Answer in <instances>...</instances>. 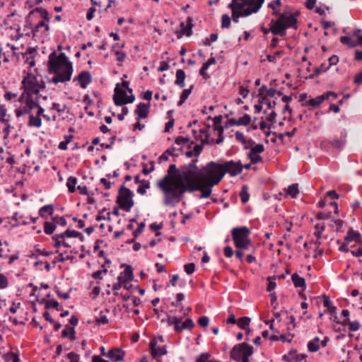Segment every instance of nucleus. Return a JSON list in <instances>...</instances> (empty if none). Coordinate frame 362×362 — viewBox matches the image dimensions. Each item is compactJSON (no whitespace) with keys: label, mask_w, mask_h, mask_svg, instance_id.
<instances>
[{"label":"nucleus","mask_w":362,"mask_h":362,"mask_svg":"<svg viewBox=\"0 0 362 362\" xmlns=\"http://www.w3.org/2000/svg\"><path fill=\"white\" fill-rule=\"evenodd\" d=\"M197 163V159L192 160L179 169L174 164L169 166L168 175L158 182V187L165 194V205H170L174 201L179 202L185 192L200 191L202 193V168L199 170Z\"/></svg>","instance_id":"1"},{"label":"nucleus","mask_w":362,"mask_h":362,"mask_svg":"<svg viewBox=\"0 0 362 362\" xmlns=\"http://www.w3.org/2000/svg\"><path fill=\"white\" fill-rule=\"evenodd\" d=\"M125 352L117 347L112 348L107 353V357L109 358L112 361H122L124 360Z\"/></svg>","instance_id":"14"},{"label":"nucleus","mask_w":362,"mask_h":362,"mask_svg":"<svg viewBox=\"0 0 362 362\" xmlns=\"http://www.w3.org/2000/svg\"><path fill=\"white\" fill-rule=\"evenodd\" d=\"M54 223L59 224L61 226H65L67 224L66 219L64 217L56 216L52 218Z\"/></svg>","instance_id":"45"},{"label":"nucleus","mask_w":362,"mask_h":362,"mask_svg":"<svg viewBox=\"0 0 362 362\" xmlns=\"http://www.w3.org/2000/svg\"><path fill=\"white\" fill-rule=\"evenodd\" d=\"M294 355H296V351H291L288 354H285L282 356L284 361L291 362L294 359Z\"/></svg>","instance_id":"60"},{"label":"nucleus","mask_w":362,"mask_h":362,"mask_svg":"<svg viewBox=\"0 0 362 362\" xmlns=\"http://www.w3.org/2000/svg\"><path fill=\"white\" fill-rule=\"evenodd\" d=\"M264 151V147L263 144H255L253 147L251 148L250 153L252 155L254 154H259Z\"/></svg>","instance_id":"42"},{"label":"nucleus","mask_w":362,"mask_h":362,"mask_svg":"<svg viewBox=\"0 0 362 362\" xmlns=\"http://www.w3.org/2000/svg\"><path fill=\"white\" fill-rule=\"evenodd\" d=\"M327 95H324V94L321 95H318L315 98H311L308 100H306L305 103L303 104L304 106H311L313 109L318 107L325 100Z\"/></svg>","instance_id":"18"},{"label":"nucleus","mask_w":362,"mask_h":362,"mask_svg":"<svg viewBox=\"0 0 362 362\" xmlns=\"http://www.w3.org/2000/svg\"><path fill=\"white\" fill-rule=\"evenodd\" d=\"M185 78L186 75L185 71L182 69H177L176 71V79L175 81V84L180 88H184L185 86Z\"/></svg>","instance_id":"23"},{"label":"nucleus","mask_w":362,"mask_h":362,"mask_svg":"<svg viewBox=\"0 0 362 362\" xmlns=\"http://www.w3.org/2000/svg\"><path fill=\"white\" fill-rule=\"evenodd\" d=\"M344 241L346 243H351V242L356 243L358 245V250H351L350 252L354 257H362V235L359 232L355 231L352 228L349 229Z\"/></svg>","instance_id":"10"},{"label":"nucleus","mask_w":362,"mask_h":362,"mask_svg":"<svg viewBox=\"0 0 362 362\" xmlns=\"http://www.w3.org/2000/svg\"><path fill=\"white\" fill-rule=\"evenodd\" d=\"M77 81L82 88H86L92 81V77L89 71H83L77 76L74 77V81Z\"/></svg>","instance_id":"15"},{"label":"nucleus","mask_w":362,"mask_h":362,"mask_svg":"<svg viewBox=\"0 0 362 362\" xmlns=\"http://www.w3.org/2000/svg\"><path fill=\"white\" fill-rule=\"evenodd\" d=\"M247 157L253 164H256L262 161V158L259 154L252 155L251 153L249 152Z\"/></svg>","instance_id":"44"},{"label":"nucleus","mask_w":362,"mask_h":362,"mask_svg":"<svg viewBox=\"0 0 362 362\" xmlns=\"http://www.w3.org/2000/svg\"><path fill=\"white\" fill-rule=\"evenodd\" d=\"M62 335L63 337L69 338L71 341L75 340L76 337V333L74 328L68 325H66L62 330Z\"/></svg>","instance_id":"22"},{"label":"nucleus","mask_w":362,"mask_h":362,"mask_svg":"<svg viewBox=\"0 0 362 362\" xmlns=\"http://www.w3.org/2000/svg\"><path fill=\"white\" fill-rule=\"evenodd\" d=\"M315 228L317 229V231L314 233L315 236L320 240L322 238V233L325 230V226L316 224Z\"/></svg>","instance_id":"46"},{"label":"nucleus","mask_w":362,"mask_h":362,"mask_svg":"<svg viewBox=\"0 0 362 362\" xmlns=\"http://www.w3.org/2000/svg\"><path fill=\"white\" fill-rule=\"evenodd\" d=\"M323 305L325 308H327L328 309L329 312L331 314L336 313L337 308L335 306L332 305V303L329 296H324Z\"/></svg>","instance_id":"31"},{"label":"nucleus","mask_w":362,"mask_h":362,"mask_svg":"<svg viewBox=\"0 0 362 362\" xmlns=\"http://www.w3.org/2000/svg\"><path fill=\"white\" fill-rule=\"evenodd\" d=\"M267 281H269V284H268V286H267V291H272L276 286V284L275 282V277L269 276L267 278Z\"/></svg>","instance_id":"52"},{"label":"nucleus","mask_w":362,"mask_h":362,"mask_svg":"<svg viewBox=\"0 0 362 362\" xmlns=\"http://www.w3.org/2000/svg\"><path fill=\"white\" fill-rule=\"evenodd\" d=\"M59 303L57 301H56L55 300H47L45 304V308L47 309H49L50 308H56L57 310H59L60 308H59Z\"/></svg>","instance_id":"50"},{"label":"nucleus","mask_w":362,"mask_h":362,"mask_svg":"<svg viewBox=\"0 0 362 362\" xmlns=\"http://www.w3.org/2000/svg\"><path fill=\"white\" fill-rule=\"evenodd\" d=\"M54 212V209L52 205H45L43 206L40 210H39V215L42 218H47V216L45 215L46 213H47L49 215H52Z\"/></svg>","instance_id":"30"},{"label":"nucleus","mask_w":362,"mask_h":362,"mask_svg":"<svg viewBox=\"0 0 362 362\" xmlns=\"http://www.w3.org/2000/svg\"><path fill=\"white\" fill-rule=\"evenodd\" d=\"M331 216L330 212H319L316 215V218L318 220L328 219Z\"/></svg>","instance_id":"62"},{"label":"nucleus","mask_w":362,"mask_h":362,"mask_svg":"<svg viewBox=\"0 0 362 362\" xmlns=\"http://www.w3.org/2000/svg\"><path fill=\"white\" fill-rule=\"evenodd\" d=\"M57 226L56 224L52 222L46 221L44 223V232L47 235H51L55 230Z\"/></svg>","instance_id":"35"},{"label":"nucleus","mask_w":362,"mask_h":362,"mask_svg":"<svg viewBox=\"0 0 362 362\" xmlns=\"http://www.w3.org/2000/svg\"><path fill=\"white\" fill-rule=\"evenodd\" d=\"M248 187L246 185L243 186L241 192H240V197L243 204H245L250 199V194L247 192Z\"/></svg>","instance_id":"36"},{"label":"nucleus","mask_w":362,"mask_h":362,"mask_svg":"<svg viewBox=\"0 0 362 362\" xmlns=\"http://www.w3.org/2000/svg\"><path fill=\"white\" fill-rule=\"evenodd\" d=\"M119 83L117 84L115 88V94L113 95V100L117 106H122L126 104L125 100L127 98L126 91L119 88Z\"/></svg>","instance_id":"13"},{"label":"nucleus","mask_w":362,"mask_h":362,"mask_svg":"<svg viewBox=\"0 0 362 362\" xmlns=\"http://www.w3.org/2000/svg\"><path fill=\"white\" fill-rule=\"evenodd\" d=\"M150 188V182L148 181H143L137 189V192L140 194H145L146 189Z\"/></svg>","instance_id":"43"},{"label":"nucleus","mask_w":362,"mask_h":362,"mask_svg":"<svg viewBox=\"0 0 362 362\" xmlns=\"http://www.w3.org/2000/svg\"><path fill=\"white\" fill-rule=\"evenodd\" d=\"M342 325H349V329L352 332H355L359 329L360 324L358 321L351 322L349 318H345L343 322H341Z\"/></svg>","instance_id":"25"},{"label":"nucleus","mask_w":362,"mask_h":362,"mask_svg":"<svg viewBox=\"0 0 362 362\" xmlns=\"http://www.w3.org/2000/svg\"><path fill=\"white\" fill-rule=\"evenodd\" d=\"M287 194L290 195L291 197L295 198L298 194V189L297 184H293L290 185L286 191Z\"/></svg>","instance_id":"39"},{"label":"nucleus","mask_w":362,"mask_h":362,"mask_svg":"<svg viewBox=\"0 0 362 362\" xmlns=\"http://www.w3.org/2000/svg\"><path fill=\"white\" fill-rule=\"evenodd\" d=\"M149 112V105H146L144 103H139L137 105L136 109L134 110V113L138 115L136 119L139 121L140 119L146 118Z\"/></svg>","instance_id":"17"},{"label":"nucleus","mask_w":362,"mask_h":362,"mask_svg":"<svg viewBox=\"0 0 362 362\" xmlns=\"http://www.w3.org/2000/svg\"><path fill=\"white\" fill-rule=\"evenodd\" d=\"M115 54L117 56V60L119 62H124L127 57V54L124 52L120 51H115Z\"/></svg>","instance_id":"64"},{"label":"nucleus","mask_w":362,"mask_h":362,"mask_svg":"<svg viewBox=\"0 0 362 362\" xmlns=\"http://www.w3.org/2000/svg\"><path fill=\"white\" fill-rule=\"evenodd\" d=\"M282 54H283V51H282V50L276 51V52L274 53V55L268 54V55L267 56V59L269 62L276 63V57H280Z\"/></svg>","instance_id":"47"},{"label":"nucleus","mask_w":362,"mask_h":362,"mask_svg":"<svg viewBox=\"0 0 362 362\" xmlns=\"http://www.w3.org/2000/svg\"><path fill=\"white\" fill-rule=\"evenodd\" d=\"M6 109L4 105L0 106V119L1 122L4 124H7L8 122V119H6L5 117L6 115Z\"/></svg>","instance_id":"48"},{"label":"nucleus","mask_w":362,"mask_h":362,"mask_svg":"<svg viewBox=\"0 0 362 362\" xmlns=\"http://www.w3.org/2000/svg\"><path fill=\"white\" fill-rule=\"evenodd\" d=\"M194 326V323L191 318H187L185 322L182 323V325H175V330L177 332H181L185 329H192Z\"/></svg>","instance_id":"19"},{"label":"nucleus","mask_w":362,"mask_h":362,"mask_svg":"<svg viewBox=\"0 0 362 362\" xmlns=\"http://www.w3.org/2000/svg\"><path fill=\"white\" fill-rule=\"evenodd\" d=\"M329 68V66H327L325 64H322L320 67L315 69V75L318 76L319 74L325 72Z\"/></svg>","instance_id":"57"},{"label":"nucleus","mask_w":362,"mask_h":362,"mask_svg":"<svg viewBox=\"0 0 362 362\" xmlns=\"http://www.w3.org/2000/svg\"><path fill=\"white\" fill-rule=\"evenodd\" d=\"M182 318H178L177 317H168V323L169 325H174V328L175 327V325H178L181 322Z\"/></svg>","instance_id":"53"},{"label":"nucleus","mask_w":362,"mask_h":362,"mask_svg":"<svg viewBox=\"0 0 362 362\" xmlns=\"http://www.w3.org/2000/svg\"><path fill=\"white\" fill-rule=\"evenodd\" d=\"M8 286V281L7 277L3 274H0V289H4L7 288Z\"/></svg>","instance_id":"49"},{"label":"nucleus","mask_w":362,"mask_h":362,"mask_svg":"<svg viewBox=\"0 0 362 362\" xmlns=\"http://www.w3.org/2000/svg\"><path fill=\"white\" fill-rule=\"evenodd\" d=\"M192 88H193V86H191V87L189 88L185 89L182 91V93L180 97V100L177 103L178 106H181L185 102V100L187 99L189 95L191 94Z\"/></svg>","instance_id":"29"},{"label":"nucleus","mask_w":362,"mask_h":362,"mask_svg":"<svg viewBox=\"0 0 362 362\" xmlns=\"http://www.w3.org/2000/svg\"><path fill=\"white\" fill-rule=\"evenodd\" d=\"M253 354V347L247 343L235 345L230 351V358L237 362H250L249 356Z\"/></svg>","instance_id":"8"},{"label":"nucleus","mask_w":362,"mask_h":362,"mask_svg":"<svg viewBox=\"0 0 362 362\" xmlns=\"http://www.w3.org/2000/svg\"><path fill=\"white\" fill-rule=\"evenodd\" d=\"M37 11L40 13V16L43 19L46 20V21L49 20V18H50L49 13H48V11L46 9L40 8H37Z\"/></svg>","instance_id":"63"},{"label":"nucleus","mask_w":362,"mask_h":362,"mask_svg":"<svg viewBox=\"0 0 362 362\" xmlns=\"http://www.w3.org/2000/svg\"><path fill=\"white\" fill-rule=\"evenodd\" d=\"M238 120V126H247L251 122V117L249 115L245 114L242 117H240Z\"/></svg>","instance_id":"38"},{"label":"nucleus","mask_w":362,"mask_h":362,"mask_svg":"<svg viewBox=\"0 0 362 362\" xmlns=\"http://www.w3.org/2000/svg\"><path fill=\"white\" fill-rule=\"evenodd\" d=\"M292 282L296 288H303L304 291L306 288L305 280L300 276L297 273H294L291 276Z\"/></svg>","instance_id":"20"},{"label":"nucleus","mask_w":362,"mask_h":362,"mask_svg":"<svg viewBox=\"0 0 362 362\" xmlns=\"http://www.w3.org/2000/svg\"><path fill=\"white\" fill-rule=\"evenodd\" d=\"M250 322V318L248 317H242L238 321V325L240 328L247 330Z\"/></svg>","instance_id":"34"},{"label":"nucleus","mask_w":362,"mask_h":362,"mask_svg":"<svg viewBox=\"0 0 362 362\" xmlns=\"http://www.w3.org/2000/svg\"><path fill=\"white\" fill-rule=\"evenodd\" d=\"M45 23L44 21L39 22L33 28V35H38V33L40 32V29L45 27Z\"/></svg>","instance_id":"51"},{"label":"nucleus","mask_w":362,"mask_h":362,"mask_svg":"<svg viewBox=\"0 0 362 362\" xmlns=\"http://www.w3.org/2000/svg\"><path fill=\"white\" fill-rule=\"evenodd\" d=\"M184 269L187 274H192L195 270V264L194 263L186 264L184 266Z\"/></svg>","instance_id":"54"},{"label":"nucleus","mask_w":362,"mask_h":362,"mask_svg":"<svg viewBox=\"0 0 362 362\" xmlns=\"http://www.w3.org/2000/svg\"><path fill=\"white\" fill-rule=\"evenodd\" d=\"M77 184V178L73 176H70L68 177L66 181V186L68 187L69 192L73 193L76 190V185Z\"/></svg>","instance_id":"28"},{"label":"nucleus","mask_w":362,"mask_h":362,"mask_svg":"<svg viewBox=\"0 0 362 362\" xmlns=\"http://www.w3.org/2000/svg\"><path fill=\"white\" fill-rule=\"evenodd\" d=\"M145 228V223L144 222H141L139 224L138 228L136 230L133 232V235L135 238H136L138 235L141 234L144 231V229Z\"/></svg>","instance_id":"59"},{"label":"nucleus","mask_w":362,"mask_h":362,"mask_svg":"<svg viewBox=\"0 0 362 362\" xmlns=\"http://www.w3.org/2000/svg\"><path fill=\"white\" fill-rule=\"evenodd\" d=\"M273 14L278 16L276 20L272 19L270 21V31L273 35L285 37L287 28H296L298 21L295 16L280 13L276 11H274Z\"/></svg>","instance_id":"6"},{"label":"nucleus","mask_w":362,"mask_h":362,"mask_svg":"<svg viewBox=\"0 0 362 362\" xmlns=\"http://www.w3.org/2000/svg\"><path fill=\"white\" fill-rule=\"evenodd\" d=\"M149 346L152 357L156 358L157 361H160V359H158V356H164L168 354L165 346L157 347V341L156 339H153L150 341Z\"/></svg>","instance_id":"12"},{"label":"nucleus","mask_w":362,"mask_h":362,"mask_svg":"<svg viewBox=\"0 0 362 362\" xmlns=\"http://www.w3.org/2000/svg\"><path fill=\"white\" fill-rule=\"evenodd\" d=\"M134 193L129 189L122 185L119 190L117 203L121 209L126 211H129L134 204V202L132 199Z\"/></svg>","instance_id":"9"},{"label":"nucleus","mask_w":362,"mask_h":362,"mask_svg":"<svg viewBox=\"0 0 362 362\" xmlns=\"http://www.w3.org/2000/svg\"><path fill=\"white\" fill-rule=\"evenodd\" d=\"M231 23V18L227 14H223L221 16V28H228Z\"/></svg>","instance_id":"40"},{"label":"nucleus","mask_w":362,"mask_h":362,"mask_svg":"<svg viewBox=\"0 0 362 362\" xmlns=\"http://www.w3.org/2000/svg\"><path fill=\"white\" fill-rule=\"evenodd\" d=\"M320 338L315 337L312 341L308 344V349L310 352H317L320 349L319 345Z\"/></svg>","instance_id":"26"},{"label":"nucleus","mask_w":362,"mask_h":362,"mask_svg":"<svg viewBox=\"0 0 362 362\" xmlns=\"http://www.w3.org/2000/svg\"><path fill=\"white\" fill-rule=\"evenodd\" d=\"M235 139L238 141L245 144V148H248L250 146H252L255 144V141L250 139L247 140L243 134V133L240 132H236L235 134Z\"/></svg>","instance_id":"21"},{"label":"nucleus","mask_w":362,"mask_h":362,"mask_svg":"<svg viewBox=\"0 0 362 362\" xmlns=\"http://www.w3.org/2000/svg\"><path fill=\"white\" fill-rule=\"evenodd\" d=\"M81 235V233L75 230L67 229L64 232L59 233L61 238H78Z\"/></svg>","instance_id":"32"},{"label":"nucleus","mask_w":362,"mask_h":362,"mask_svg":"<svg viewBox=\"0 0 362 362\" xmlns=\"http://www.w3.org/2000/svg\"><path fill=\"white\" fill-rule=\"evenodd\" d=\"M177 300L176 302H172L171 305L174 307H178L180 305L181 301H182L185 298V296L183 293H177Z\"/></svg>","instance_id":"61"},{"label":"nucleus","mask_w":362,"mask_h":362,"mask_svg":"<svg viewBox=\"0 0 362 362\" xmlns=\"http://www.w3.org/2000/svg\"><path fill=\"white\" fill-rule=\"evenodd\" d=\"M208 68L207 64H204L199 70V74L205 79H209L210 78V76L206 73Z\"/></svg>","instance_id":"58"},{"label":"nucleus","mask_w":362,"mask_h":362,"mask_svg":"<svg viewBox=\"0 0 362 362\" xmlns=\"http://www.w3.org/2000/svg\"><path fill=\"white\" fill-rule=\"evenodd\" d=\"M264 0H232L229 8L232 11L233 21L238 23L240 17H246L257 13Z\"/></svg>","instance_id":"5"},{"label":"nucleus","mask_w":362,"mask_h":362,"mask_svg":"<svg viewBox=\"0 0 362 362\" xmlns=\"http://www.w3.org/2000/svg\"><path fill=\"white\" fill-rule=\"evenodd\" d=\"M340 42L347 45L349 47H355L358 45L357 42L353 40L350 37L341 36L340 37Z\"/></svg>","instance_id":"33"},{"label":"nucleus","mask_w":362,"mask_h":362,"mask_svg":"<svg viewBox=\"0 0 362 362\" xmlns=\"http://www.w3.org/2000/svg\"><path fill=\"white\" fill-rule=\"evenodd\" d=\"M67 358L69 359V362H80L79 355L75 352H70L67 354Z\"/></svg>","instance_id":"55"},{"label":"nucleus","mask_w":362,"mask_h":362,"mask_svg":"<svg viewBox=\"0 0 362 362\" xmlns=\"http://www.w3.org/2000/svg\"><path fill=\"white\" fill-rule=\"evenodd\" d=\"M180 30L176 32L177 39H180L183 35L189 37L192 33V28L194 27L193 18L192 17H187L186 22H182L180 25Z\"/></svg>","instance_id":"11"},{"label":"nucleus","mask_w":362,"mask_h":362,"mask_svg":"<svg viewBox=\"0 0 362 362\" xmlns=\"http://www.w3.org/2000/svg\"><path fill=\"white\" fill-rule=\"evenodd\" d=\"M28 125L30 127H40L42 125V119L39 116H34L33 114H30L29 116V122Z\"/></svg>","instance_id":"27"},{"label":"nucleus","mask_w":362,"mask_h":362,"mask_svg":"<svg viewBox=\"0 0 362 362\" xmlns=\"http://www.w3.org/2000/svg\"><path fill=\"white\" fill-rule=\"evenodd\" d=\"M23 92L20 95L18 101L21 105L16 109L15 114L17 117L24 114H30L31 110L37 106V99L40 91L45 88V84L42 80L32 74H28L22 81Z\"/></svg>","instance_id":"3"},{"label":"nucleus","mask_w":362,"mask_h":362,"mask_svg":"<svg viewBox=\"0 0 362 362\" xmlns=\"http://www.w3.org/2000/svg\"><path fill=\"white\" fill-rule=\"evenodd\" d=\"M243 165L240 161L229 160L223 163H218L214 161L208 163L202 167V176L201 180L203 182V190L199 198H209L211 194L213 187L217 185L223 179L226 173L230 176H235L243 171Z\"/></svg>","instance_id":"2"},{"label":"nucleus","mask_w":362,"mask_h":362,"mask_svg":"<svg viewBox=\"0 0 362 362\" xmlns=\"http://www.w3.org/2000/svg\"><path fill=\"white\" fill-rule=\"evenodd\" d=\"M48 69L50 73L55 74L52 78L55 85L59 82H68L71 78L73 66L64 52L57 55L56 52H53L49 55Z\"/></svg>","instance_id":"4"},{"label":"nucleus","mask_w":362,"mask_h":362,"mask_svg":"<svg viewBox=\"0 0 362 362\" xmlns=\"http://www.w3.org/2000/svg\"><path fill=\"white\" fill-rule=\"evenodd\" d=\"M235 247L238 249H247L251 245L249 240L250 230L247 227L235 228L231 231Z\"/></svg>","instance_id":"7"},{"label":"nucleus","mask_w":362,"mask_h":362,"mask_svg":"<svg viewBox=\"0 0 362 362\" xmlns=\"http://www.w3.org/2000/svg\"><path fill=\"white\" fill-rule=\"evenodd\" d=\"M95 324L98 325H106L108 323L109 320L107 317L103 314V311L100 312L99 316L95 317Z\"/></svg>","instance_id":"37"},{"label":"nucleus","mask_w":362,"mask_h":362,"mask_svg":"<svg viewBox=\"0 0 362 362\" xmlns=\"http://www.w3.org/2000/svg\"><path fill=\"white\" fill-rule=\"evenodd\" d=\"M133 277V269L131 266L127 265L124 270L120 273L117 277V280L125 284L128 281H132Z\"/></svg>","instance_id":"16"},{"label":"nucleus","mask_w":362,"mask_h":362,"mask_svg":"<svg viewBox=\"0 0 362 362\" xmlns=\"http://www.w3.org/2000/svg\"><path fill=\"white\" fill-rule=\"evenodd\" d=\"M209 319L206 316H202L199 318L198 324L202 327H206L209 325Z\"/></svg>","instance_id":"56"},{"label":"nucleus","mask_w":362,"mask_h":362,"mask_svg":"<svg viewBox=\"0 0 362 362\" xmlns=\"http://www.w3.org/2000/svg\"><path fill=\"white\" fill-rule=\"evenodd\" d=\"M65 238L59 237V234H55L52 237V240L54 241L53 246L54 247H59L60 246H64L65 247H70L71 245L64 240Z\"/></svg>","instance_id":"24"},{"label":"nucleus","mask_w":362,"mask_h":362,"mask_svg":"<svg viewBox=\"0 0 362 362\" xmlns=\"http://www.w3.org/2000/svg\"><path fill=\"white\" fill-rule=\"evenodd\" d=\"M222 122L221 116H216L214 118V130H218L221 133H223V128L221 126Z\"/></svg>","instance_id":"41"}]
</instances>
